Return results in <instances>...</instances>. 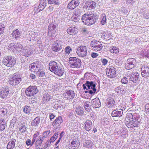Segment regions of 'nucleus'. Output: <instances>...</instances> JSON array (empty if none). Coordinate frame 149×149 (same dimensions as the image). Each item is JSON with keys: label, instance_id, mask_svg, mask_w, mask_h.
Here are the masks:
<instances>
[{"label": "nucleus", "instance_id": "nucleus-54", "mask_svg": "<svg viewBox=\"0 0 149 149\" xmlns=\"http://www.w3.org/2000/svg\"><path fill=\"white\" fill-rule=\"evenodd\" d=\"M50 132V130H47L45 132H43V134L42 135V136L43 138L44 139L45 138H46L48 135H49Z\"/></svg>", "mask_w": 149, "mask_h": 149}, {"label": "nucleus", "instance_id": "nucleus-45", "mask_svg": "<svg viewBox=\"0 0 149 149\" xmlns=\"http://www.w3.org/2000/svg\"><path fill=\"white\" fill-rule=\"evenodd\" d=\"M81 31L83 35L86 36L88 35L90 33L89 31L86 28H82L81 29Z\"/></svg>", "mask_w": 149, "mask_h": 149}, {"label": "nucleus", "instance_id": "nucleus-43", "mask_svg": "<svg viewBox=\"0 0 149 149\" xmlns=\"http://www.w3.org/2000/svg\"><path fill=\"white\" fill-rule=\"evenodd\" d=\"M85 110L88 112H91L92 110L90 104L87 103V102H85L84 104Z\"/></svg>", "mask_w": 149, "mask_h": 149}, {"label": "nucleus", "instance_id": "nucleus-38", "mask_svg": "<svg viewBox=\"0 0 149 149\" xmlns=\"http://www.w3.org/2000/svg\"><path fill=\"white\" fill-rule=\"evenodd\" d=\"M35 62L37 71H38L40 70H41L43 68V65L39 61H36Z\"/></svg>", "mask_w": 149, "mask_h": 149}, {"label": "nucleus", "instance_id": "nucleus-32", "mask_svg": "<svg viewBox=\"0 0 149 149\" xmlns=\"http://www.w3.org/2000/svg\"><path fill=\"white\" fill-rule=\"evenodd\" d=\"M21 32L19 31L18 29L14 30L13 31L12 35L14 38L17 39L19 38L21 36Z\"/></svg>", "mask_w": 149, "mask_h": 149}, {"label": "nucleus", "instance_id": "nucleus-9", "mask_svg": "<svg viewBox=\"0 0 149 149\" xmlns=\"http://www.w3.org/2000/svg\"><path fill=\"white\" fill-rule=\"evenodd\" d=\"M76 52L79 57H84L87 55L86 47L83 46L78 47L77 48Z\"/></svg>", "mask_w": 149, "mask_h": 149}, {"label": "nucleus", "instance_id": "nucleus-47", "mask_svg": "<svg viewBox=\"0 0 149 149\" xmlns=\"http://www.w3.org/2000/svg\"><path fill=\"white\" fill-rule=\"evenodd\" d=\"M59 134V132L55 133L54 134L53 136H52L50 139V140L51 142H53L57 138L58 135Z\"/></svg>", "mask_w": 149, "mask_h": 149}, {"label": "nucleus", "instance_id": "nucleus-4", "mask_svg": "<svg viewBox=\"0 0 149 149\" xmlns=\"http://www.w3.org/2000/svg\"><path fill=\"white\" fill-rule=\"evenodd\" d=\"M70 66L73 68H79L81 65V60L76 57H70L69 58Z\"/></svg>", "mask_w": 149, "mask_h": 149}, {"label": "nucleus", "instance_id": "nucleus-57", "mask_svg": "<svg viewBox=\"0 0 149 149\" xmlns=\"http://www.w3.org/2000/svg\"><path fill=\"white\" fill-rule=\"evenodd\" d=\"M15 49H17V48H21L22 46L20 43H15Z\"/></svg>", "mask_w": 149, "mask_h": 149}, {"label": "nucleus", "instance_id": "nucleus-37", "mask_svg": "<svg viewBox=\"0 0 149 149\" xmlns=\"http://www.w3.org/2000/svg\"><path fill=\"white\" fill-rule=\"evenodd\" d=\"M6 126V121L4 119H0V131H3L5 129Z\"/></svg>", "mask_w": 149, "mask_h": 149}, {"label": "nucleus", "instance_id": "nucleus-3", "mask_svg": "<svg viewBox=\"0 0 149 149\" xmlns=\"http://www.w3.org/2000/svg\"><path fill=\"white\" fill-rule=\"evenodd\" d=\"M3 63L8 67H12L16 63V60L14 56H6L3 58Z\"/></svg>", "mask_w": 149, "mask_h": 149}, {"label": "nucleus", "instance_id": "nucleus-44", "mask_svg": "<svg viewBox=\"0 0 149 149\" xmlns=\"http://www.w3.org/2000/svg\"><path fill=\"white\" fill-rule=\"evenodd\" d=\"M101 23L102 25H104L106 23V15L104 14H102L101 16Z\"/></svg>", "mask_w": 149, "mask_h": 149}, {"label": "nucleus", "instance_id": "nucleus-17", "mask_svg": "<svg viewBox=\"0 0 149 149\" xmlns=\"http://www.w3.org/2000/svg\"><path fill=\"white\" fill-rule=\"evenodd\" d=\"M91 106L94 108H97L101 106V103L98 98L96 97L92 99L91 102Z\"/></svg>", "mask_w": 149, "mask_h": 149}, {"label": "nucleus", "instance_id": "nucleus-16", "mask_svg": "<svg viewBox=\"0 0 149 149\" xmlns=\"http://www.w3.org/2000/svg\"><path fill=\"white\" fill-rule=\"evenodd\" d=\"M79 4V2L78 0H72L69 2L67 6L68 9L72 10L74 9Z\"/></svg>", "mask_w": 149, "mask_h": 149}, {"label": "nucleus", "instance_id": "nucleus-41", "mask_svg": "<svg viewBox=\"0 0 149 149\" xmlns=\"http://www.w3.org/2000/svg\"><path fill=\"white\" fill-rule=\"evenodd\" d=\"M36 64L35 62L31 63L29 66V68L30 69V70L37 72L36 67Z\"/></svg>", "mask_w": 149, "mask_h": 149}, {"label": "nucleus", "instance_id": "nucleus-6", "mask_svg": "<svg viewBox=\"0 0 149 149\" xmlns=\"http://www.w3.org/2000/svg\"><path fill=\"white\" fill-rule=\"evenodd\" d=\"M86 84L88 89L89 90V94L94 95L96 91L95 82L93 81H86Z\"/></svg>", "mask_w": 149, "mask_h": 149}, {"label": "nucleus", "instance_id": "nucleus-22", "mask_svg": "<svg viewBox=\"0 0 149 149\" xmlns=\"http://www.w3.org/2000/svg\"><path fill=\"white\" fill-rule=\"evenodd\" d=\"M125 89V88L123 87V86H120L116 88L115 90L118 95H123L126 93Z\"/></svg>", "mask_w": 149, "mask_h": 149}, {"label": "nucleus", "instance_id": "nucleus-12", "mask_svg": "<svg viewBox=\"0 0 149 149\" xmlns=\"http://www.w3.org/2000/svg\"><path fill=\"white\" fill-rule=\"evenodd\" d=\"M125 124L128 128H132L133 127H137L141 124L140 121H136L135 120H130L129 121L125 122Z\"/></svg>", "mask_w": 149, "mask_h": 149}, {"label": "nucleus", "instance_id": "nucleus-24", "mask_svg": "<svg viewBox=\"0 0 149 149\" xmlns=\"http://www.w3.org/2000/svg\"><path fill=\"white\" fill-rule=\"evenodd\" d=\"M65 93L63 95L65 96L67 95L68 98L70 99H73L75 96V93L74 92L71 90H66Z\"/></svg>", "mask_w": 149, "mask_h": 149}, {"label": "nucleus", "instance_id": "nucleus-26", "mask_svg": "<svg viewBox=\"0 0 149 149\" xmlns=\"http://www.w3.org/2000/svg\"><path fill=\"white\" fill-rule=\"evenodd\" d=\"M43 97L42 102V103H47L49 101L50 99V96L47 93H45L43 94Z\"/></svg>", "mask_w": 149, "mask_h": 149}, {"label": "nucleus", "instance_id": "nucleus-42", "mask_svg": "<svg viewBox=\"0 0 149 149\" xmlns=\"http://www.w3.org/2000/svg\"><path fill=\"white\" fill-rule=\"evenodd\" d=\"M23 112L26 114L30 113L31 111V108L30 106L26 105L23 107Z\"/></svg>", "mask_w": 149, "mask_h": 149}, {"label": "nucleus", "instance_id": "nucleus-15", "mask_svg": "<svg viewBox=\"0 0 149 149\" xmlns=\"http://www.w3.org/2000/svg\"><path fill=\"white\" fill-rule=\"evenodd\" d=\"M141 74L142 76L146 78L149 77V68L147 65H143L141 68Z\"/></svg>", "mask_w": 149, "mask_h": 149}, {"label": "nucleus", "instance_id": "nucleus-40", "mask_svg": "<svg viewBox=\"0 0 149 149\" xmlns=\"http://www.w3.org/2000/svg\"><path fill=\"white\" fill-rule=\"evenodd\" d=\"M61 101L60 100L55 102L53 106V108L56 109H60L61 108V107H62V105H61Z\"/></svg>", "mask_w": 149, "mask_h": 149}, {"label": "nucleus", "instance_id": "nucleus-56", "mask_svg": "<svg viewBox=\"0 0 149 149\" xmlns=\"http://www.w3.org/2000/svg\"><path fill=\"white\" fill-rule=\"evenodd\" d=\"M37 137V134H34L33 136V139L32 141H31V146H33L36 141V138Z\"/></svg>", "mask_w": 149, "mask_h": 149}, {"label": "nucleus", "instance_id": "nucleus-18", "mask_svg": "<svg viewBox=\"0 0 149 149\" xmlns=\"http://www.w3.org/2000/svg\"><path fill=\"white\" fill-rule=\"evenodd\" d=\"M106 73L107 75L110 78H114L116 76L115 69L113 68L106 70Z\"/></svg>", "mask_w": 149, "mask_h": 149}, {"label": "nucleus", "instance_id": "nucleus-34", "mask_svg": "<svg viewBox=\"0 0 149 149\" xmlns=\"http://www.w3.org/2000/svg\"><path fill=\"white\" fill-rule=\"evenodd\" d=\"M77 114L79 116H82L84 114V109L81 107H78L75 110Z\"/></svg>", "mask_w": 149, "mask_h": 149}, {"label": "nucleus", "instance_id": "nucleus-58", "mask_svg": "<svg viewBox=\"0 0 149 149\" xmlns=\"http://www.w3.org/2000/svg\"><path fill=\"white\" fill-rule=\"evenodd\" d=\"M78 144V141L77 140L75 139L72 141L71 143V144L75 146V145L77 146Z\"/></svg>", "mask_w": 149, "mask_h": 149}, {"label": "nucleus", "instance_id": "nucleus-64", "mask_svg": "<svg viewBox=\"0 0 149 149\" xmlns=\"http://www.w3.org/2000/svg\"><path fill=\"white\" fill-rule=\"evenodd\" d=\"M146 111L149 113V103L146 104L145 106Z\"/></svg>", "mask_w": 149, "mask_h": 149}, {"label": "nucleus", "instance_id": "nucleus-28", "mask_svg": "<svg viewBox=\"0 0 149 149\" xmlns=\"http://www.w3.org/2000/svg\"><path fill=\"white\" fill-rule=\"evenodd\" d=\"M107 105L109 107H113L115 103L113 98L112 97H109L106 100Z\"/></svg>", "mask_w": 149, "mask_h": 149}, {"label": "nucleus", "instance_id": "nucleus-1", "mask_svg": "<svg viewBox=\"0 0 149 149\" xmlns=\"http://www.w3.org/2000/svg\"><path fill=\"white\" fill-rule=\"evenodd\" d=\"M98 19V16L94 14L85 13L82 17L81 20L84 24L87 26L95 24Z\"/></svg>", "mask_w": 149, "mask_h": 149}, {"label": "nucleus", "instance_id": "nucleus-51", "mask_svg": "<svg viewBox=\"0 0 149 149\" xmlns=\"http://www.w3.org/2000/svg\"><path fill=\"white\" fill-rule=\"evenodd\" d=\"M81 10L79 8L75 9L74 11V15L80 16Z\"/></svg>", "mask_w": 149, "mask_h": 149}, {"label": "nucleus", "instance_id": "nucleus-36", "mask_svg": "<svg viewBox=\"0 0 149 149\" xmlns=\"http://www.w3.org/2000/svg\"><path fill=\"white\" fill-rule=\"evenodd\" d=\"M92 144V142L90 140H86L85 142L83 143V146L88 148H91Z\"/></svg>", "mask_w": 149, "mask_h": 149}, {"label": "nucleus", "instance_id": "nucleus-50", "mask_svg": "<svg viewBox=\"0 0 149 149\" xmlns=\"http://www.w3.org/2000/svg\"><path fill=\"white\" fill-rule=\"evenodd\" d=\"M128 78L126 77H124L122 78L121 81L122 84H127L128 81Z\"/></svg>", "mask_w": 149, "mask_h": 149}, {"label": "nucleus", "instance_id": "nucleus-52", "mask_svg": "<svg viewBox=\"0 0 149 149\" xmlns=\"http://www.w3.org/2000/svg\"><path fill=\"white\" fill-rule=\"evenodd\" d=\"M72 51V49L70 46H68L65 49V52L67 55L69 54L70 53V51Z\"/></svg>", "mask_w": 149, "mask_h": 149}, {"label": "nucleus", "instance_id": "nucleus-10", "mask_svg": "<svg viewBox=\"0 0 149 149\" xmlns=\"http://www.w3.org/2000/svg\"><path fill=\"white\" fill-rule=\"evenodd\" d=\"M62 42L60 41L56 40L54 42L52 46V50L55 52L59 51L62 49Z\"/></svg>", "mask_w": 149, "mask_h": 149}, {"label": "nucleus", "instance_id": "nucleus-14", "mask_svg": "<svg viewBox=\"0 0 149 149\" xmlns=\"http://www.w3.org/2000/svg\"><path fill=\"white\" fill-rule=\"evenodd\" d=\"M127 64L126 65V69L130 70L134 67L136 63V60L133 58H129L127 60Z\"/></svg>", "mask_w": 149, "mask_h": 149}, {"label": "nucleus", "instance_id": "nucleus-19", "mask_svg": "<svg viewBox=\"0 0 149 149\" xmlns=\"http://www.w3.org/2000/svg\"><path fill=\"white\" fill-rule=\"evenodd\" d=\"M123 110L121 109H116L113 110L111 113V116L113 117H120L122 115Z\"/></svg>", "mask_w": 149, "mask_h": 149}, {"label": "nucleus", "instance_id": "nucleus-29", "mask_svg": "<svg viewBox=\"0 0 149 149\" xmlns=\"http://www.w3.org/2000/svg\"><path fill=\"white\" fill-rule=\"evenodd\" d=\"M40 120V116H37L31 122V125L32 126L36 127L39 124Z\"/></svg>", "mask_w": 149, "mask_h": 149}, {"label": "nucleus", "instance_id": "nucleus-59", "mask_svg": "<svg viewBox=\"0 0 149 149\" xmlns=\"http://www.w3.org/2000/svg\"><path fill=\"white\" fill-rule=\"evenodd\" d=\"M108 60L105 58H103L102 60V65H105L108 63Z\"/></svg>", "mask_w": 149, "mask_h": 149}, {"label": "nucleus", "instance_id": "nucleus-46", "mask_svg": "<svg viewBox=\"0 0 149 149\" xmlns=\"http://www.w3.org/2000/svg\"><path fill=\"white\" fill-rule=\"evenodd\" d=\"M5 27L6 25L5 24L3 23H0V35L3 33Z\"/></svg>", "mask_w": 149, "mask_h": 149}, {"label": "nucleus", "instance_id": "nucleus-30", "mask_svg": "<svg viewBox=\"0 0 149 149\" xmlns=\"http://www.w3.org/2000/svg\"><path fill=\"white\" fill-rule=\"evenodd\" d=\"M16 142V140L13 139L11 140V141H9L7 146V148L8 149H11L14 148L15 146V143Z\"/></svg>", "mask_w": 149, "mask_h": 149}, {"label": "nucleus", "instance_id": "nucleus-5", "mask_svg": "<svg viewBox=\"0 0 149 149\" xmlns=\"http://www.w3.org/2000/svg\"><path fill=\"white\" fill-rule=\"evenodd\" d=\"M22 80L20 74H14L9 79V83L13 86L18 85Z\"/></svg>", "mask_w": 149, "mask_h": 149}, {"label": "nucleus", "instance_id": "nucleus-7", "mask_svg": "<svg viewBox=\"0 0 149 149\" xmlns=\"http://www.w3.org/2000/svg\"><path fill=\"white\" fill-rule=\"evenodd\" d=\"M38 92L36 86H30L26 89L25 93L27 96L31 97L36 95Z\"/></svg>", "mask_w": 149, "mask_h": 149}, {"label": "nucleus", "instance_id": "nucleus-53", "mask_svg": "<svg viewBox=\"0 0 149 149\" xmlns=\"http://www.w3.org/2000/svg\"><path fill=\"white\" fill-rule=\"evenodd\" d=\"M36 72L38 73V74L39 77H43L45 75V72L42 69L41 70H40Z\"/></svg>", "mask_w": 149, "mask_h": 149}, {"label": "nucleus", "instance_id": "nucleus-63", "mask_svg": "<svg viewBox=\"0 0 149 149\" xmlns=\"http://www.w3.org/2000/svg\"><path fill=\"white\" fill-rule=\"evenodd\" d=\"M98 56V54L95 52H92L91 54V56L92 58H96Z\"/></svg>", "mask_w": 149, "mask_h": 149}, {"label": "nucleus", "instance_id": "nucleus-31", "mask_svg": "<svg viewBox=\"0 0 149 149\" xmlns=\"http://www.w3.org/2000/svg\"><path fill=\"white\" fill-rule=\"evenodd\" d=\"M45 0H40L38 7L40 11L42 10L46 6V1Z\"/></svg>", "mask_w": 149, "mask_h": 149}, {"label": "nucleus", "instance_id": "nucleus-60", "mask_svg": "<svg viewBox=\"0 0 149 149\" xmlns=\"http://www.w3.org/2000/svg\"><path fill=\"white\" fill-rule=\"evenodd\" d=\"M129 116H130V118H131V119H132V120H135L136 121H138V120L136 119L135 117H134V116L132 115V114H130Z\"/></svg>", "mask_w": 149, "mask_h": 149}, {"label": "nucleus", "instance_id": "nucleus-21", "mask_svg": "<svg viewBox=\"0 0 149 149\" xmlns=\"http://www.w3.org/2000/svg\"><path fill=\"white\" fill-rule=\"evenodd\" d=\"M67 33L70 35L76 34L78 32L77 27L76 26L70 27L67 30Z\"/></svg>", "mask_w": 149, "mask_h": 149}, {"label": "nucleus", "instance_id": "nucleus-39", "mask_svg": "<svg viewBox=\"0 0 149 149\" xmlns=\"http://www.w3.org/2000/svg\"><path fill=\"white\" fill-rule=\"evenodd\" d=\"M110 52L111 53L117 54L119 52V49L116 46H112L110 47Z\"/></svg>", "mask_w": 149, "mask_h": 149}, {"label": "nucleus", "instance_id": "nucleus-33", "mask_svg": "<svg viewBox=\"0 0 149 149\" xmlns=\"http://www.w3.org/2000/svg\"><path fill=\"white\" fill-rule=\"evenodd\" d=\"M56 25L54 24L49 25L48 27V33L49 32H52L54 33L56 32Z\"/></svg>", "mask_w": 149, "mask_h": 149}, {"label": "nucleus", "instance_id": "nucleus-61", "mask_svg": "<svg viewBox=\"0 0 149 149\" xmlns=\"http://www.w3.org/2000/svg\"><path fill=\"white\" fill-rule=\"evenodd\" d=\"M26 145L27 146L30 145V147H31L32 146H31V141L30 139H28L26 142Z\"/></svg>", "mask_w": 149, "mask_h": 149}, {"label": "nucleus", "instance_id": "nucleus-2", "mask_svg": "<svg viewBox=\"0 0 149 149\" xmlns=\"http://www.w3.org/2000/svg\"><path fill=\"white\" fill-rule=\"evenodd\" d=\"M49 69L58 76L63 75L64 72L62 66L55 61H52L49 64Z\"/></svg>", "mask_w": 149, "mask_h": 149}, {"label": "nucleus", "instance_id": "nucleus-25", "mask_svg": "<svg viewBox=\"0 0 149 149\" xmlns=\"http://www.w3.org/2000/svg\"><path fill=\"white\" fill-rule=\"evenodd\" d=\"M63 122V120L61 116H58L54 121L52 123V125H55L56 126H59Z\"/></svg>", "mask_w": 149, "mask_h": 149}, {"label": "nucleus", "instance_id": "nucleus-62", "mask_svg": "<svg viewBox=\"0 0 149 149\" xmlns=\"http://www.w3.org/2000/svg\"><path fill=\"white\" fill-rule=\"evenodd\" d=\"M21 62L22 63H25L26 62V58L25 57H22L21 59Z\"/></svg>", "mask_w": 149, "mask_h": 149}, {"label": "nucleus", "instance_id": "nucleus-8", "mask_svg": "<svg viewBox=\"0 0 149 149\" xmlns=\"http://www.w3.org/2000/svg\"><path fill=\"white\" fill-rule=\"evenodd\" d=\"M129 80L134 83H138L140 81V76L137 72H134L127 76Z\"/></svg>", "mask_w": 149, "mask_h": 149}, {"label": "nucleus", "instance_id": "nucleus-49", "mask_svg": "<svg viewBox=\"0 0 149 149\" xmlns=\"http://www.w3.org/2000/svg\"><path fill=\"white\" fill-rule=\"evenodd\" d=\"M80 16L74 15L72 17V19L74 22H77L80 19Z\"/></svg>", "mask_w": 149, "mask_h": 149}, {"label": "nucleus", "instance_id": "nucleus-55", "mask_svg": "<svg viewBox=\"0 0 149 149\" xmlns=\"http://www.w3.org/2000/svg\"><path fill=\"white\" fill-rule=\"evenodd\" d=\"M21 133H22L25 132L26 130V127L25 125H23L19 128Z\"/></svg>", "mask_w": 149, "mask_h": 149}, {"label": "nucleus", "instance_id": "nucleus-13", "mask_svg": "<svg viewBox=\"0 0 149 149\" xmlns=\"http://www.w3.org/2000/svg\"><path fill=\"white\" fill-rule=\"evenodd\" d=\"M9 89L7 86H4L0 89V97L4 99L9 94Z\"/></svg>", "mask_w": 149, "mask_h": 149}, {"label": "nucleus", "instance_id": "nucleus-27", "mask_svg": "<svg viewBox=\"0 0 149 149\" xmlns=\"http://www.w3.org/2000/svg\"><path fill=\"white\" fill-rule=\"evenodd\" d=\"M85 129L87 131H89L92 129V122L90 120H87L84 123V125Z\"/></svg>", "mask_w": 149, "mask_h": 149}, {"label": "nucleus", "instance_id": "nucleus-11", "mask_svg": "<svg viewBox=\"0 0 149 149\" xmlns=\"http://www.w3.org/2000/svg\"><path fill=\"white\" fill-rule=\"evenodd\" d=\"M91 46L93 49L94 50L99 51L101 49L102 46L100 42L96 40L91 41L90 43Z\"/></svg>", "mask_w": 149, "mask_h": 149}, {"label": "nucleus", "instance_id": "nucleus-20", "mask_svg": "<svg viewBox=\"0 0 149 149\" xmlns=\"http://www.w3.org/2000/svg\"><path fill=\"white\" fill-rule=\"evenodd\" d=\"M86 7L84 8H86V9L90 10V9L94 8L96 7V3L94 2L93 1H86Z\"/></svg>", "mask_w": 149, "mask_h": 149}, {"label": "nucleus", "instance_id": "nucleus-48", "mask_svg": "<svg viewBox=\"0 0 149 149\" xmlns=\"http://www.w3.org/2000/svg\"><path fill=\"white\" fill-rule=\"evenodd\" d=\"M48 3L49 4H54L59 5V1L58 0H48Z\"/></svg>", "mask_w": 149, "mask_h": 149}, {"label": "nucleus", "instance_id": "nucleus-23", "mask_svg": "<svg viewBox=\"0 0 149 149\" xmlns=\"http://www.w3.org/2000/svg\"><path fill=\"white\" fill-rule=\"evenodd\" d=\"M22 55L26 57H29L33 53V51L29 49H23L22 52Z\"/></svg>", "mask_w": 149, "mask_h": 149}, {"label": "nucleus", "instance_id": "nucleus-35", "mask_svg": "<svg viewBox=\"0 0 149 149\" xmlns=\"http://www.w3.org/2000/svg\"><path fill=\"white\" fill-rule=\"evenodd\" d=\"M44 140L42 136H40L38 137L36 142V147L37 148V146H38V145L41 146V144L43 142Z\"/></svg>", "mask_w": 149, "mask_h": 149}]
</instances>
